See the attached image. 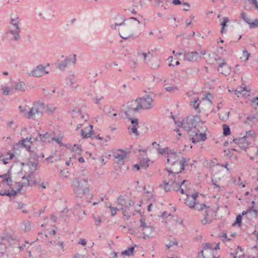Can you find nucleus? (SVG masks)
I'll return each mask as SVG.
<instances>
[{
	"instance_id": "obj_1",
	"label": "nucleus",
	"mask_w": 258,
	"mask_h": 258,
	"mask_svg": "<svg viewBox=\"0 0 258 258\" xmlns=\"http://www.w3.org/2000/svg\"><path fill=\"white\" fill-rule=\"evenodd\" d=\"M88 179L84 178L82 180H79L78 178H75L73 181V186L74 194L76 197L82 198L84 195L89 193L90 191L89 188L84 184L87 183Z\"/></svg>"
},
{
	"instance_id": "obj_2",
	"label": "nucleus",
	"mask_w": 258,
	"mask_h": 258,
	"mask_svg": "<svg viewBox=\"0 0 258 258\" xmlns=\"http://www.w3.org/2000/svg\"><path fill=\"white\" fill-rule=\"evenodd\" d=\"M199 122H201L200 115L188 116L183 119L181 122H179L178 126L188 132L195 128L197 123Z\"/></svg>"
},
{
	"instance_id": "obj_3",
	"label": "nucleus",
	"mask_w": 258,
	"mask_h": 258,
	"mask_svg": "<svg viewBox=\"0 0 258 258\" xmlns=\"http://www.w3.org/2000/svg\"><path fill=\"white\" fill-rule=\"evenodd\" d=\"M141 106L139 105L137 99L128 102L126 105L127 109L124 111L125 115L127 119L133 118L132 116L135 112H138L142 109Z\"/></svg>"
},
{
	"instance_id": "obj_4",
	"label": "nucleus",
	"mask_w": 258,
	"mask_h": 258,
	"mask_svg": "<svg viewBox=\"0 0 258 258\" xmlns=\"http://www.w3.org/2000/svg\"><path fill=\"white\" fill-rule=\"evenodd\" d=\"M198 211H202L206 210L204 214V219L202 220V224L205 225L210 223L211 220H209L208 215L210 212L212 211V208L210 206H207L205 204H199L196 203L195 207L194 208Z\"/></svg>"
},
{
	"instance_id": "obj_5",
	"label": "nucleus",
	"mask_w": 258,
	"mask_h": 258,
	"mask_svg": "<svg viewBox=\"0 0 258 258\" xmlns=\"http://www.w3.org/2000/svg\"><path fill=\"white\" fill-rule=\"evenodd\" d=\"M139 105L142 109H149L151 108L153 98L152 95H147L141 98H137Z\"/></svg>"
},
{
	"instance_id": "obj_6",
	"label": "nucleus",
	"mask_w": 258,
	"mask_h": 258,
	"mask_svg": "<svg viewBox=\"0 0 258 258\" xmlns=\"http://www.w3.org/2000/svg\"><path fill=\"white\" fill-rule=\"evenodd\" d=\"M189 139L194 144L200 142L205 141L207 139V135L206 133H200L199 130H195L189 135Z\"/></svg>"
},
{
	"instance_id": "obj_7",
	"label": "nucleus",
	"mask_w": 258,
	"mask_h": 258,
	"mask_svg": "<svg viewBox=\"0 0 258 258\" xmlns=\"http://www.w3.org/2000/svg\"><path fill=\"white\" fill-rule=\"evenodd\" d=\"M215 60L218 62L219 72L225 76L229 74L230 67L227 65V63L218 55L215 57Z\"/></svg>"
},
{
	"instance_id": "obj_8",
	"label": "nucleus",
	"mask_w": 258,
	"mask_h": 258,
	"mask_svg": "<svg viewBox=\"0 0 258 258\" xmlns=\"http://www.w3.org/2000/svg\"><path fill=\"white\" fill-rule=\"evenodd\" d=\"M34 178V172L31 171L30 172L27 176H24L22 177L23 182H16L18 184V191H20L23 187L26 186H32V184L31 182V178Z\"/></svg>"
},
{
	"instance_id": "obj_9",
	"label": "nucleus",
	"mask_w": 258,
	"mask_h": 258,
	"mask_svg": "<svg viewBox=\"0 0 258 258\" xmlns=\"http://www.w3.org/2000/svg\"><path fill=\"white\" fill-rule=\"evenodd\" d=\"M201 55L196 51L188 52L184 53L183 54V59L188 61H197L200 59Z\"/></svg>"
},
{
	"instance_id": "obj_10",
	"label": "nucleus",
	"mask_w": 258,
	"mask_h": 258,
	"mask_svg": "<svg viewBox=\"0 0 258 258\" xmlns=\"http://www.w3.org/2000/svg\"><path fill=\"white\" fill-rule=\"evenodd\" d=\"M126 155V152L122 149L117 150L114 153L113 155L114 158L117 159L116 161V163L120 165L124 164V159L125 158Z\"/></svg>"
},
{
	"instance_id": "obj_11",
	"label": "nucleus",
	"mask_w": 258,
	"mask_h": 258,
	"mask_svg": "<svg viewBox=\"0 0 258 258\" xmlns=\"http://www.w3.org/2000/svg\"><path fill=\"white\" fill-rule=\"evenodd\" d=\"M198 195V192H197L191 195H187V198L185 200V204L190 208H194L196 205V201Z\"/></svg>"
},
{
	"instance_id": "obj_12",
	"label": "nucleus",
	"mask_w": 258,
	"mask_h": 258,
	"mask_svg": "<svg viewBox=\"0 0 258 258\" xmlns=\"http://www.w3.org/2000/svg\"><path fill=\"white\" fill-rule=\"evenodd\" d=\"M134 205V203L131 200L130 202L127 203L124 206L121 207V210L122 211V214L123 218H126V220L129 219L131 216L132 212H130V209Z\"/></svg>"
},
{
	"instance_id": "obj_13",
	"label": "nucleus",
	"mask_w": 258,
	"mask_h": 258,
	"mask_svg": "<svg viewBox=\"0 0 258 258\" xmlns=\"http://www.w3.org/2000/svg\"><path fill=\"white\" fill-rule=\"evenodd\" d=\"M47 74H48V72L45 71V67L42 64L38 65L31 71L32 75L36 77H40L43 75Z\"/></svg>"
},
{
	"instance_id": "obj_14",
	"label": "nucleus",
	"mask_w": 258,
	"mask_h": 258,
	"mask_svg": "<svg viewBox=\"0 0 258 258\" xmlns=\"http://www.w3.org/2000/svg\"><path fill=\"white\" fill-rule=\"evenodd\" d=\"M72 61L75 63L76 61V55L74 54L73 57H67L64 60L58 63V69L61 71H64L68 63Z\"/></svg>"
},
{
	"instance_id": "obj_15",
	"label": "nucleus",
	"mask_w": 258,
	"mask_h": 258,
	"mask_svg": "<svg viewBox=\"0 0 258 258\" xmlns=\"http://www.w3.org/2000/svg\"><path fill=\"white\" fill-rule=\"evenodd\" d=\"M189 160V159L183 157L179 162H177L176 160L173 161L171 165L172 166L176 164L179 165L180 166V169L178 172L181 173L185 170V166L187 165Z\"/></svg>"
},
{
	"instance_id": "obj_16",
	"label": "nucleus",
	"mask_w": 258,
	"mask_h": 258,
	"mask_svg": "<svg viewBox=\"0 0 258 258\" xmlns=\"http://www.w3.org/2000/svg\"><path fill=\"white\" fill-rule=\"evenodd\" d=\"M129 120L131 121L133 127H128V129L129 131L131 130V132L132 133L134 134L136 136H139V133L137 131V128L139 124V120L137 118H131V119H128Z\"/></svg>"
},
{
	"instance_id": "obj_17",
	"label": "nucleus",
	"mask_w": 258,
	"mask_h": 258,
	"mask_svg": "<svg viewBox=\"0 0 258 258\" xmlns=\"http://www.w3.org/2000/svg\"><path fill=\"white\" fill-rule=\"evenodd\" d=\"M32 138L31 136L27 137L26 138H23L21 140L19 141L18 143L15 144L13 145V149L15 150H18L20 148V145H24L26 142H28L30 144H32V142L31 141Z\"/></svg>"
},
{
	"instance_id": "obj_18",
	"label": "nucleus",
	"mask_w": 258,
	"mask_h": 258,
	"mask_svg": "<svg viewBox=\"0 0 258 258\" xmlns=\"http://www.w3.org/2000/svg\"><path fill=\"white\" fill-rule=\"evenodd\" d=\"M174 178L173 180H171V183L172 185L176 184L178 186H179L180 187L183 184L185 183V182H187V180H181V178L180 177V176L179 175V174H178V175H177L175 177H173Z\"/></svg>"
},
{
	"instance_id": "obj_19",
	"label": "nucleus",
	"mask_w": 258,
	"mask_h": 258,
	"mask_svg": "<svg viewBox=\"0 0 258 258\" xmlns=\"http://www.w3.org/2000/svg\"><path fill=\"white\" fill-rule=\"evenodd\" d=\"M131 200L126 196H120L117 199V204L121 206V207H122Z\"/></svg>"
},
{
	"instance_id": "obj_20",
	"label": "nucleus",
	"mask_w": 258,
	"mask_h": 258,
	"mask_svg": "<svg viewBox=\"0 0 258 258\" xmlns=\"http://www.w3.org/2000/svg\"><path fill=\"white\" fill-rule=\"evenodd\" d=\"M131 200L126 196H120L117 199V204L121 206V207H122Z\"/></svg>"
},
{
	"instance_id": "obj_21",
	"label": "nucleus",
	"mask_w": 258,
	"mask_h": 258,
	"mask_svg": "<svg viewBox=\"0 0 258 258\" xmlns=\"http://www.w3.org/2000/svg\"><path fill=\"white\" fill-rule=\"evenodd\" d=\"M50 135L48 132H46L44 134H38L37 137L35 138V140L37 141H41L43 142H46V140L49 139Z\"/></svg>"
},
{
	"instance_id": "obj_22",
	"label": "nucleus",
	"mask_w": 258,
	"mask_h": 258,
	"mask_svg": "<svg viewBox=\"0 0 258 258\" xmlns=\"http://www.w3.org/2000/svg\"><path fill=\"white\" fill-rule=\"evenodd\" d=\"M154 229L153 226H149L148 228H145L143 230V238L146 239L150 237L151 234L154 232Z\"/></svg>"
},
{
	"instance_id": "obj_23",
	"label": "nucleus",
	"mask_w": 258,
	"mask_h": 258,
	"mask_svg": "<svg viewBox=\"0 0 258 258\" xmlns=\"http://www.w3.org/2000/svg\"><path fill=\"white\" fill-rule=\"evenodd\" d=\"M11 22L10 23L14 26L16 29H20L18 26L20 23L19 18L17 16L13 17V14L11 15Z\"/></svg>"
},
{
	"instance_id": "obj_24",
	"label": "nucleus",
	"mask_w": 258,
	"mask_h": 258,
	"mask_svg": "<svg viewBox=\"0 0 258 258\" xmlns=\"http://www.w3.org/2000/svg\"><path fill=\"white\" fill-rule=\"evenodd\" d=\"M20 32V29H16V30H10L9 33L14 35L13 40L15 41H18L20 39V36L19 35Z\"/></svg>"
},
{
	"instance_id": "obj_25",
	"label": "nucleus",
	"mask_w": 258,
	"mask_h": 258,
	"mask_svg": "<svg viewBox=\"0 0 258 258\" xmlns=\"http://www.w3.org/2000/svg\"><path fill=\"white\" fill-rule=\"evenodd\" d=\"M201 102L199 98H197L190 102V105H192L195 109L199 113L201 112V110L199 108Z\"/></svg>"
},
{
	"instance_id": "obj_26",
	"label": "nucleus",
	"mask_w": 258,
	"mask_h": 258,
	"mask_svg": "<svg viewBox=\"0 0 258 258\" xmlns=\"http://www.w3.org/2000/svg\"><path fill=\"white\" fill-rule=\"evenodd\" d=\"M166 171L169 173V178L171 180H172L173 177H175L178 175V174L180 173V172H178V171L175 170L174 168L172 169L170 168L166 169Z\"/></svg>"
},
{
	"instance_id": "obj_27",
	"label": "nucleus",
	"mask_w": 258,
	"mask_h": 258,
	"mask_svg": "<svg viewBox=\"0 0 258 258\" xmlns=\"http://www.w3.org/2000/svg\"><path fill=\"white\" fill-rule=\"evenodd\" d=\"M167 154L169 155L168 158L167 159V162H169L170 158V159H173L174 161L176 160V152L174 150H168V152Z\"/></svg>"
},
{
	"instance_id": "obj_28",
	"label": "nucleus",
	"mask_w": 258,
	"mask_h": 258,
	"mask_svg": "<svg viewBox=\"0 0 258 258\" xmlns=\"http://www.w3.org/2000/svg\"><path fill=\"white\" fill-rule=\"evenodd\" d=\"M145 220H146L145 217L144 216H142L140 219V221L141 223V224L140 226V228L141 229L142 231L144 230L145 228H148L149 226H150V225H147V224L146 223V222H145Z\"/></svg>"
},
{
	"instance_id": "obj_29",
	"label": "nucleus",
	"mask_w": 258,
	"mask_h": 258,
	"mask_svg": "<svg viewBox=\"0 0 258 258\" xmlns=\"http://www.w3.org/2000/svg\"><path fill=\"white\" fill-rule=\"evenodd\" d=\"M135 250L134 246H131L129 247L128 249L123 250L121 252V254L123 255H126L130 256L133 254L134 251Z\"/></svg>"
},
{
	"instance_id": "obj_30",
	"label": "nucleus",
	"mask_w": 258,
	"mask_h": 258,
	"mask_svg": "<svg viewBox=\"0 0 258 258\" xmlns=\"http://www.w3.org/2000/svg\"><path fill=\"white\" fill-rule=\"evenodd\" d=\"M25 86V83L19 81L15 85V88L16 90L19 91H25L24 86Z\"/></svg>"
},
{
	"instance_id": "obj_31",
	"label": "nucleus",
	"mask_w": 258,
	"mask_h": 258,
	"mask_svg": "<svg viewBox=\"0 0 258 258\" xmlns=\"http://www.w3.org/2000/svg\"><path fill=\"white\" fill-rule=\"evenodd\" d=\"M31 182L32 184V185L38 186L39 187H41L42 188L44 189L46 188L43 182H40V181L38 182L36 179H34V177H32L31 180Z\"/></svg>"
},
{
	"instance_id": "obj_32",
	"label": "nucleus",
	"mask_w": 258,
	"mask_h": 258,
	"mask_svg": "<svg viewBox=\"0 0 258 258\" xmlns=\"http://www.w3.org/2000/svg\"><path fill=\"white\" fill-rule=\"evenodd\" d=\"M69 82L67 83V85H69L72 88H76L78 85L74 86L75 83V76L74 74H72L69 76Z\"/></svg>"
},
{
	"instance_id": "obj_33",
	"label": "nucleus",
	"mask_w": 258,
	"mask_h": 258,
	"mask_svg": "<svg viewBox=\"0 0 258 258\" xmlns=\"http://www.w3.org/2000/svg\"><path fill=\"white\" fill-rule=\"evenodd\" d=\"M93 218L94 221V224L96 226L99 227L100 225L102 220L101 218L98 215H93Z\"/></svg>"
},
{
	"instance_id": "obj_34",
	"label": "nucleus",
	"mask_w": 258,
	"mask_h": 258,
	"mask_svg": "<svg viewBox=\"0 0 258 258\" xmlns=\"http://www.w3.org/2000/svg\"><path fill=\"white\" fill-rule=\"evenodd\" d=\"M223 134L224 136H227L229 135L231 133V131L229 126L226 124H223Z\"/></svg>"
},
{
	"instance_id": "obj_35",
	"label": "nucleus",
	"mask_w": 258,
	"mask_h": 258,
	"mask_svg": "<svg viewBox=\"0 0 258 258\" xmlns=\"http://www.w3.org/2000/svg\"><path fill=\"white\" fill-rule=\"evenodd\" d=\"M128 28L127 26H124L123 27L121 28V29H120V31L122 33V34H123V36H122L120 34V33H119V34H120L121 37L122 38L124 39H127L128 38L131 37L133 36V34L125 35V34H124V31L126 30L127 29H128Z\"/></svg>"
},
{
	"instance_id": "obj_36",
	"label": "nucleus",
	"mask_w": 258,
	"mask_h": 258,
	"mask_svg": "<svg viewBox=\"0 0 258 258\" xmlns=\"http://www.w3.org/2000/svg\"><path fill=\"white\" fill-rule=\"evenodd\" d=\"M81 135L83 138H88L92 137V136L94 135V133L93 131H90L88 133H86L83 130H82Z\"/></svg>"
},
{
	"instance_id": "obj_37",
	"label": "nucleus",
	"mask_w": 258,
	"mask_h": 258,
	"mask_svg": "<svg viewBox=\"0 0 258 258\" xmlns=\"http://www.w3.org/2000/svg\"><path fill=\"white\" fill-rule=\"evenodd\" d=\"M7 156L8 157H6V158H4L3 159H2V160L3 161V163L4 164H8L9 163L8 161L9 160H11V159H13L14 156V154L13 153H10V152L8 153Z\"/></svg>"
},
{
	"instance_id": "obj_38",
	"label": "nucleus",
	"mask_w": 258,
	"mask_h": 258,
	"mask_svg": "<svg viewBox=\"0 0 258 258\" xmlns=\"http://www.w3.org/2000/svg\"><path fill=\"white\" fill-rule=\"evenodd\" d=\"M229 22V19L228 17H224L223 22L221 23V33H223L224 32V28L227 26V23Z\"/></svg>"
},
{
	"instance_id": "obj_39",
	"label": "nucleus",
	"mask_w": 258,
	"mask_h": 258,
	"mask_svg": "<svg viewBox=\"0 0 258 258\" xmlns=\"http://www.w3.org/2000/svg\"><path fill=\"white\" fill-rule=\"evenodd\" d=\"M242 215H238L236 216L235 221L233 224V225H235L236 224L240 226L242 224Z\"/></svg>"
},
{
	"instance_id": "obj_40",
	"label": "nucleus",
	"mask_w": 258,
	"mask_h": 258,
	"mask_svg": "<svg viewBox=\"0 0 258 258\" xmlns=\"http://www.w3.org/2000/svg\"><path fill=\"white\" fill-rule=\"evenodd\" d=\"M245 138H246V136H244L243 138H239V139L234 138L233 139V142L235 144H242L245 140Z\"/></svg>"
},
{
	"instance_id": "obj_41",
	"label": "nucleus",
	"mask_w": 258,
	"mask_h": 258,
	"mask_svg": "<svg viewBox=\"0 0 258 258\" xmlns=\"http://www.w3.org/2000/svg\"><path fill=\"white\" fill-rule=\"evenodd\" d=\"M72 150L77 154H80L82 151L81 146L77 144H75L74 147L72 148Z\"/></svg>"
},
{
	"instance_id": "obj_42",
	"label": "nucleus",
	"mask_w": 258,
	"mask_h": 258,
	"mask_svg": "<svg viewBox=\"0 0 258 258\" xmlns=\"http://www.w3.org/2000/svg\"><path fill=\"white\" fill-rule=\"evenodd\" d=\"M31 144H29V145L28 144H25V143H24V145H20V148H25L26 150L28 151L30 153H33V151L31 150Z\"/></svg>"
},
{
	"instance_id": "obj_43",
	"label": "nucleus",
	"mask_w": 258,
	"mask_h": 258,
	"mask_svg": "<svg viewBox=\"0 0 258 258\" xmlns=\"http://www.w3.org/2000/svg\"><path fill=\"white\" fill-rule=\"evenodd\" d=\"M249 26L250 29L257 28L258 27V19H255L253 22H251Z\"/></svg>"
},
{
	"instance_id": "obj_44",
	"label": "nucleus",
	"mask_w": 258,
	"mask_h": 258,
	"mask_svg": "<svg viewBox=\"0 0 258 258\" xmlns=\"http://www.w3.org/2000/svg\"><path fill=\"white\" fill-rule=\"evenodd\" d=\"M256 119V116L255 115H253L248 116L246 118L245 122L248 123H250L252 121H253L254 119Z\"/></svg>"
},
{
	"instance_id": "obj_45",
	"label": "nucleus",
	"mask_w": 258,
	"mask_h": 258,
	"mask_svg": "<svg viewBox=\"0 0 258 258\" xmlns=\"http://www.w3.org/2000/svg\"><path fill=\"white\" fill-rule=\"evenodd\" d=\"M203 249L205 250L213 249V245L212 243H205L203 244Z\"/></svg>"
},
{
	"instance_id": "obj_46",
	"label": "nucleus",
	"mask_w": 258,
	"mask_h": 258,
	"mask_svg": "<svg viewBox=\"0 0 258 258\" xmlns=\"http://www.w3.org/2000/svg\"><path fill=\"white\" fill-rule=\"evenodd\" d=\"M0 195L2 196H7L11 197L10 192L6 189H2L0 190Z\"/></svg>"
},
{
	"instance_id": "obj_47",
	"label": "nucleus",
	"mask_w": 258,
	"mask_h": 258,
	"mask_svg": "<svg viewBox=\"0 0 258 258\" xmlns=\"http://www.w3.org/2000/svg\"><path fill=\"white\" fill-rule=\"evenodd\" d=\"M110 211H111V216L112 217L115 216L116 214L117 211L119 210V209L116 207H113L111 206L109 207Z\"/></svg>"
},
{
	"instance_id": "obj_48",
	"label": "nucleus",
	"mask_w": 258,
	"mask_h": 258,
	"mask_svg": "<svg viewBox=\"0 0 258 258\" xmlns=\"http://www.w3.org/2000/svg\"><path fill=\"white\" fill-rule=\"evenodd\" d=\"M158 150V153L160 154H165V153H166L168 152V150H169V148L168 147H166V148H158L157 149Z\"/></svg>"
},
{
	"instance_id": "obj_49",
	"label": "nucleus",
	"mask_w": 258,
	"mask_h": 258,
	"mask_svg": "<svg viewBox=\"0 0 258 258\" xmlns=\"http://www.w3.org/2000/svg\"><path fill=\"white\" fill-rule=\"evenodd\" d=\"M141 165L142 166H144V165H145L147 167H148L149 166V165L148 164V162L146 161L145 162H143V163H141L140 165L136 164L134 165V168L137 169V170H139L140 169Z\"/></svg>"
},
{
	"instance_id": "obj_50",
	"label": "nucleus",
	"mask_w": 258,
	"mask_h": 258,
	"mask_svg": "<svg viewBox=\"0 0 258 258\" xmlns=\"http://www.w3.org/2000/svg\"><path fill=\"white\" fill-rule=\"evenodd\" d=\"M178 244L176 241H170L169 243L166 245L167 249H169L170 247L174 246L177 245Z\"/></svg>"
},
{
	"instance_id": "obj_51",
	"label": "nucleus",
	"mask_w": 258,
	"mask_h": 258,
	"mask_svg": "<svg viewBox=\"0 0 258 258\" xmlns=\"http://www.w3.org/2000/svg\"><path fill=\"white\" fill-rule=\"evenodd\" d=\"M249 213H251V214H253L254 217H257V211L256 210L253 209V206L249 208Z\"/></svg>"
},
{
	"instance_id": "obj_52",
	"label": "nucleus",
	"mask_w": 258,
	"mask_h": 258,
	"mask_svg": "<svg viewBox=\"0 0 258 258\" xmlns=\"http://www.w3.org/2000/svg\"><path fill=\"white\" fill-rule=\"evenodd\" d=\"M10 173H9L8 174V176L7 177V178L6 179H4V182H10V183H8V185L10 187L11 186H12V179H11V178L10 177Z\"/></svg>"
},
{
	"instance_id": "obj_53",
	"label": "nucleus",
	"mask_w": 258,
	"mask_h": 258,
	"mask_svg": "<svg viewBox=\"0 0 258 258\" xmlns=\"http://www.w3.org/2000/svg\"><path fill=\"white\" fill-rule=\"evenodd\" d=\"M46 109L50 112L52 113L55 109V108L52 105L46 106Z\"/></svg>"
},
{
	"instance_id": "obj_54",
	"label": "nucleus",
	"mask_w": 258,
	"mask_h": 258,
	"mask_svg": "<svg viewBox=\"0 0 258 258\" xmlns=\"http://www.w3.org/2000/svg\"><path fill=\"white\" fill-rule=\"evenodd\" d=\"M2 90L3 91V94L6 95H8L10 92V88L6 86H4V87H3Z\"/></svg>"
},
{
	"instance_id": "obj_55",
	"label": "nucleus",
	"mask_w": 258,
	"mask_h": 258,
	"mask_svg": "<svg viewBox=\"0 0 258 258\" xmlns=\"http://www.w3.org/2000/svg\"><path fill=\"white\" fill-rule=\"evenodd\" d=\"M28 165L30 167H34L35 169H36V167L38 165V162L37 161L34 162L29 161L28 163Z\"/></svg>"
},
{
	"instance_id": "obj_56",
	"label": "nucleus",
	"mask_w": 258,
	"mask_h": 258,
	"mask_svg": "<svg viewBox=\"0 0 258 258\" xmlns=\"http://www.w3.org/2000/svg\"><path fill=\"white\" fill-rule=\"evenodd\" d=\"M246 135L254 138L256 136V134L253 131L251 130L246 132Z\"/></svg>"
},
{
	"instance_id": "obj_57",
	"label": "nucleus",
	"mask_w": 258,
	"mask_h": 258,
	"mask_svg": "<svg viewBox=\"0 0 258 258\" xmlns=\"http://www.w3.org/2000/svg\"><path fill=\"white\" fill-rule=\"evenodd\" d=\"M33 105L35 107H39V109H40V108L44 107V103L42 102H36V103H34Z\"/></svg>"
},
{
	"instance_id": "obj_58",
	"label": "nucleus",
	"mask_w": 258,
	"mask_h": 258,
	"mask_svg": "<svg viewBox=\"0 0 258 258\" xmlns=\"http://www.w3.org/2000/svg\"><path fill=\"white\" fill-rule=\"evenodd\" d=\"M243 56L244 57H245V59L247 60L249 58V57L250 56V53L247 50H244L243 51Z\"/></svg>"
},
{
	"instance_id": "obj_59",
	"label": "nucleus",
	"mask_w": 258,
	"mask_h": 258,
	"mask_svg": "<svg viewBox=\"0 0 258 258\" xmlns=\"http://www.w3.org/2000/svg\"><path fill=\"white\" fill-rule=\"evenodd\" d=\"M30 153V156L33 157V158L34 159V160L38 161V160L39 158V156L38 155H37L35 153V152L33 151V153Z\"/></svg>"
},
{
	"instance_id": "obj_60",
	"label": "nucleus",
	"mask_w": 258,
	"mask_h": 258,
	"mask_svg": "<svg viewBox=\"0 0 258 258\" xmlns=\"http://www.w3.org/2000/svg\"><path fill=\"white\" fill-rule=\"evenodd\" d=\"M35 114V112L34 111V109L31 108L30 110L28 112V117L30 118L33 115Z\"/></svg>"
},
{
	"instance_id": "obj_61",
	"label": "nucleus",
	"mask_w": 258,
	"mask_h": 258,
	"mask_svg": "<svg viewBox=\"0 0 258 258\" xmlns=\"http://www.w3.org/2000/svg\"><path fill=\"white\" fill-rule=\"evenodd\" d=\"M32 109H34V111L35 113H40V114H42L43 112L42 111H40L39 109V107H35V106L32 108Z\"/></svg>"
},
{
	"instance_id": "obj_62",
	"label": "nucleus",
	"mask_w": 258,
	"mask_h": 258,
	"mask_svg": "<svg viewBox=\"0 0 258 258\" xmlns=\"http://www.w3.org/2000/svg\"><path fill=\"white\" fill-rule=\"evenodd\" d=\"M53 140L55 141L58 144H59L60 146H61L62 145V143H61V139L60 138H53Z\"/></svg>"
},
{
	"instance_id": "obj_63",
	"label": "nucleus",
	"mask_w": 258,
	"mask_h": 258,
	"mask_svg": "<svg viewBox=\"0 0 258 258\" xmlns=\"http://www.w3.org/2000/svg\"><path fill=\"white\" fill-rule=\"evenodd\" d=\"M87 241L85 239H80L79 243L82 244V245H85L86 244Z\"/></svg>"
},
{
	"instance_id": "obj_64",
	"label": "nucleus",
	"mask_w": 258,
	"mask_h": 258,
	"mask_svg": "<svg viewBox=\"0 0 258 258\" xmlns=\"http://www.w3.org/2000/svg\"><path fill=\"white\" fill-rule=\"evenodd\" d=\"M103 99V97L101 96L100 97H96L94 100V102L96 104H98L99 101Z\"/></svg>"
}]
</instances>
